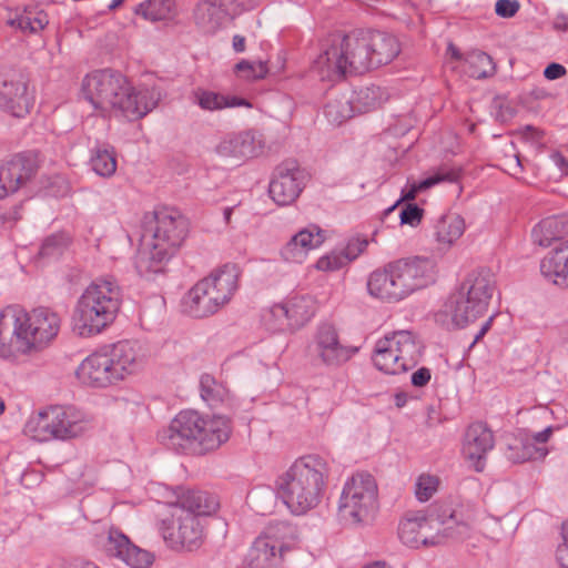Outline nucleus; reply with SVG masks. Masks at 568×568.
<instances>
[{
	"mask_svg": "<svg viewBox=\"0 0 568 568\" xmlns=\"http://www.w3.org/2000/svg\"><path fill=\"white\" fill-rule=\"evenodd\" d=\"M81 93L102 116L139 120L151 112L161 99L154 88L132 87L120 72L104 69L84 77Z\"/></svg>",
	"mask_w": 568,
	"mask_h": 568,
	"instance_id": "obj_1",
	"label": "nucleus"
},
{
	"mask_svg": "<svg viewBox=\"0 0 568 568\" xmlns=\"http://www.w3.org/2000/svg\"><path fill=\"white\" fill-rule=\"evenodd\" d=\"M61 318L48 307L28 312L10 305L0 312V357L13 359L19 355L39 351L59 334Z\"/></svg>",
	"mask_w": 568,
	"mask_h": 568,
	"instance_id": "obj_2",
	"label": "nucleus"
},
{
	"mask_svg": "<svg viewBox=\"0 0 568 568\" xmlns=\"http://www.w3.org/2000/svg\"><path fill=\"white\" fill-rule=\"evenodd\" d=\"M474 514L463 506L439 505L426 515L408 511L398 525L400 541L410 547L437 546L445 541L462 540L469 536Z\"/></svg>",
	"mask_w": 568,
	"mask_h": 568,
	"instance_id": "obj_3",
	"label": "nucleus"
},
{
	"mask_svg": "<svg viewBox=\"0 0 568 568\" xmlns=\"http://www.w3.org/2000/svg\"><path fill=\"white\" fill-rule=\"evenodd\" d=\"M187 227L186 219L174 207H158L145 214L141 245L134 261L138 273H156L159 264L183 243Z\"/></svg>",
	"mask_w": 568,
	"mask_h": 568,
	"instance_id": "obj_4",
	"label": "nucleus"
},
{
	"mask_svg": "<svg viewBox=\"0 0 568 568\" xmlns=\"http://www.w3.org/2000/svg\"><path fill=\"white\" fill-rule=\"evenodd\" d=\"M231 422L225 416H203L196 410L180 412L169 427L159 434L169 449L183 454L203 455L227 442Z\"/></svg>",
	"mask_w": 568,
	"mask_h": 568,
	"instance_id": "obj_5",
	"label": "nucleus"
},
{
	"mask_svg": "<svg viewBox=\"0 0 568 568\" xmlns=\"http://www.w3.org/2000/svg\"><path fill=\"white\" fill-rule=\"evenodd\" d=\"M329 464L320 455L297 458L276 480L277 495L294 515L316 508L326 491Z\"/></svg>",
	"mask_w": 568,
	"mask_h": 568,
	"instance_id": "obj_6",
	"label": "nucleus"
},
{
	"mask_svg": "<svg viewBox=\"0 0 568 568\" xmlns=\"http://www.w3.org/2000/svg\"><path fill=\"white\" fill-rule=\"evenodd\" d=\"M219 508L216 497L206 491H187L161 521L160 531L171 549L193 551L205 538L204 518Z\"/></svg>",
	"mask_w": 568,
	"mask_h": 568,
	"instance_id": "obj_7",
	"label": "nucleus"
},
{
	"mask_svg": "<svg viewBox=\"0 0 568 568\" xmlns=\"http://www.w3.org/2000/svg\"><path fill=\"white\" fill-rule=\"evenodd\" d=\"M121 302V290L115 281L101 278L92 282L74 306L71 318L73 333L81 337L100 334L114 322Z\"/></svg>",
	"mask_w": 568,
	"mask_h": 568,
	"instance_id": "obj_8",
	"label": "nucleus"
},
{
	"mask_svg": "<svg viewBox=\"0 0 568 568\" xmlns=\"http://www.w3.org/2000/svg\"><path fill=\"white\" fill-rule=\"evenodd\" d=\"M366 30L353 31L334 39L314 61L313 70L321 80L338 81L347 74H359L372 69Z\"/></svg>",
	"mask_w": 568,
	"mask_h": 568,
	"instance_id": "obj_9",
	"label": "nucleus"
},
{
	"mask_svg": "<svg viewBox=\"0 0 568 568\" xmlns=\"http://www.w3.org/2000/svg\"><path fill=\"white\" fill-rule=\"evenodd\" d=\"M93 428L92 417L73 405H50L32 413L23 427L30 438L40 442H69Z\"/></svg>",
	"mask_w": 568,
	"mask_h": 568,
	"instance_id": "obj_10",
	"label": "nucleus"
},
{
	"mask_svg": "<svg viewBox=\"0 0 568 568\" xmlns=\"http://www.w3.org/2000/svg\"><path fill=\"white\" fill-rule=\"evenodd\" d=\"M496 288L495 275L488 270L470 273L456 293L448 298L445 308L457 327H465L483 316Z\"/></svg>",
	"mask_w": 568,
	"mask_h": 568,
	"instance_id": "obj_11",
	"label": "nucleus"
},
{
	"mask_svg": "<svg viewBox=\"0 0 568 568\" xmlns=\"http://www.w3.org/2000/svg\"><path fill=\"white\" fill-rule=\"evenodd\" d=\"M239 275L235 264H225L199 281L186 296L190 315L202 318L215 314L231 301L237 290Z\"/></svg>",
	"mask_w": 568,
	"mask_h": 568,
	"instance_id": "obj_12",
	"label": "nucleus"
},
{
	"mask_svg": "<svg viewBox=\"0 0 568 568\" xmlns=\"http://www.w3.org/2000/svg\"><path fill=\"white\" fill-rule=\"evenodd\" d=\"M377 495V484L371 474H354L345 481L341 493L339 520L349 526L369 523L378 507Z\"/></svg>",
	"mask_w": 568,
	"mask_h": 568,
	"instance_id": "obj_13",
	"label": "nucleus"
},
{
	"mask_svg": "<svg viewBox=\"0 0 568 568\" xmlns=\"http://www.w3.org/2000/svg\"><path fill=\"white\" fill-rule=\"evenodd\" d=\"M423 353V344L410 331H397L375 345L373 362L386 374H399L414 368Z\"/></svg>",
	"mask_w": 568,
	"mask_h": 568,
	"instance_id": "obj_14",
	"label": "nucleus"
},
{
	"mask_svg": "<svg viewBox=\"0 0 568 568\" xmlns=\"http://www.w3.org/2000/svg\"><path fill=\"white\" fill-rule=\"evenodd\" d=\"M94 544L106 556L118 558L132 568H148L154 561L153 554L132 544L122 530L112 525H97Z\"/></svg>",
	"mask_w": 568,
	"mask_h": 568,
	"instance_id": "obj_15",
	"label": "nucleus"
},
{
	"mask_svg": "<svg viewBox=\"0 0 568 568\" xmlns=\"http://www.w3.org/2000/svg\"><path fill=\"white\" fill-rule=\"evenodd\" d=\"M397 281L398 292L405 300L414 292L435 282L436 263L426 256H412L389 262Z\"/></svg>",
	"mask_w": 568,
	"mask_h": 568,
	"instance_id": "obj_16",
	"label": "nucleus"
},
{
	"mask_svg": "<svg viewBox=\"0 0 568 568\" xmlns=\"http://www.w3.org/2000/svg\"><path fill=\"white\" fill-rule=\"evenodd\" d=\"M316 311L314 300L308 295H294L284 303L273 305L264 320L271 329H297L314 316Z\"/></svg>",
	"mask_w": 568,
	"mask_h": 568,
	"instance_id": "obj_17",
	"label": "nucleus"
},
{
	"mask_svg": "<svg viewBox=\"0 0 568 568\" xmlns=\"http://www.w3.org/2000/svg\"><path fill=\"white\" fill-rule=\"evenodd\" d=\"M311 351L322 365L337 368L347 363L358 352V347L342 344L336 327L324 323L316 329Z\"/></svg>",
	"mask_w": 568,
	"mask_h": 568,
	"instance_id": "obj_18",
	"label": "nucleus"
},
{
	"mask_svg": "<svg viewBox=\"0 0 568 568\" xmlns=\"http://www.w3.org/2000/svg\"><path fill=\"white\" fill-rule=\"evenodd\" d=\"M34 102L33 92L27 78L21 73H6L0 77V108L16 118L26 116Z\"/></svg>",
	"mask_w": 568,
	"mask_h": 568,
	"instance_id": "obj_19",
	"label": "nucleus"
},
{
	"mask_svg": "<svg viewBox=\"0 0 568 568\" xmlns=\"http://www.w3.org/2000/svg\"><path fill=\"white\" fill-rule=\"evenodd\" d=\"M306 180L307 175L297 162H283L274 171L270 195L278 205H290L300 196Z\"/></svg>",
	"mask_w": 568,
	"mask_h": 568,
	"instance_id": "obj_20",
	"label": "nucleus"
},
{
	"mask_svg": "<svg viewBox=\"0 0 568 568\" xmlns=\"http://www.w3.org/2000/svg\"><path fill=\"white\" fill-rule=\"evenodd\" d=\"M265 141L256 130H243L225 134L215 146V153L225 159L246 161L263 153Z\"/></svg>",
	"mask_w": 568,
	"mask_h": 568,
	"instance_id": "obj_21",
	"label": "nucleus"
},
{
	"mask_svg": "<svg viewBox=\"0 0 568 568\" xmlns=\"http://www.w3.org/2000/svg\"><path fill=\"white\" fill-rule=\"evenodd\" d=\"M554 427L548 426L541 432L532 433L520 429L508 444L507 458L514 463L542 459L548 454L546 443L550 439Z\"/></svg>",
	"mask_w": 568,
	"mask_h": 568,
	"instance_id": "obj_22",
	"label": "nucleus"
},
{
	"mask_svg": "<svg viewBox=\"0 0 568 568\" xmlns=\"http://www.w3.org/2000/svg\"><path fill=\"white\" fill-rule=\"evenodd\" d=\"M34 154H17L0 164V200L17 192L37 173Z\"/></svg>",
	"mask_w": 568,
	"mask_h": 568,
	"instance_id": "obj_23",
	"label": "nucleus"
},
{
	"mask_svg": "<svg viewBox=\"0 0 568 568\" xmlns=\"http://www.w3.org/2000/svg\"><path fill=\"white\" fill-rule=\"evenodd\" d=\"M75 374L82 384L95 388H105L120 382L108 352H95L87 356Z\"/></svg>",
	"mask_w": 568,
	"mask_h": 568,
	"instance_id": "obj_24",
	"label": "nucleus"
},
{
	"mask_svg": "<svg viewBox=\"0 0 568 568\" xmlns=\"http://www.w3.org/2000/svg\"><path fill=\"white\" fill-rule=\"evenodd\" d=\"M120 381L140 373L148 361L145 347L138 341H120L108 351Z\"/></svg>",
	"mask_w": 568,
	"mask_h": 568,
	"instance_id": "obj_25",
	"label": "nucleus"
},
{
	"mask_svg": "<svg viewBox=\"0 0 568 568\" xmlns=\"http://www.w3.org/2000/svg\"><path fill=\"white\" fill-rule=\"evenodd\" d=\"M491 430L484 423L471 424L465 434L463 454L476 471L485 467L486 455L494 448Z\"/></svg>",
	"mask_w": 568,
	"mask_h": 568,
	"instance_id": "obj_26",
	"label": "nucleus"
},
{
	"mask_svg": "<svg viewBox=\"0 0 568 568\" xmlns=\"http://www.w3.org/2000/svg\"><path fill=\"white\" fill-rule=\"evenodd\" d=\"M325 241L324 232L316 225L298 231L281 248V256L292 263H302L308 253L320 247Z\"/></svg>",
	"mask_w": 568,
	"mask_h": 568,
	"instance_id": "obj_27",
	"label": "nucleus"
},
{
	"mask_svg": "<svg viewBox=\"0 0 568 568\" xmlns=\"http://www.w3.org/2000/svg\"><path fill=\"white\" fill-rule=\"evenodd\" d=\"M396 283L397 281L388 262L369 274L367 290L373 297L388 303H397L403 298Z\"/></svg>",
	"mask_w": 568,
	"mask_h": 568,
	"instance_id": "obj_28",
	"label": "nucleus"
},
{
	"mask_svg": "<svg viewBox=\"0 0 568 568\" xmlns=\"http://www.w3.org/2000/svg\"><path fill=\"white\" fill-rule=\"evenodd\" d=\"M540 272L549 282L568 286V241L548 252L540 262Z\"/></svg>",
	"mask_w": 568,
	"mask_h": 568,
	"instance_id": "obj_29",
	"label": "nucleus"
},
{
	"mask_svg": "<svg viewBox=\"0 0 568 568\" xmlns=\"http://www.w3.org/2000/svg\"><path fill=\"white\" fill-rule=\"evenodd\" d=\"M369 41V55L372 69L378 68L392 62L399 53V43L397 39L386 32L366 30Z\"/></svg>",
	"mask_w": 568,
	"mask_h": 568,
	"instance_id": "obj_30",
	"label": "nucleus"
},
{
	"mask_svg": "<svg viewBox=\"0 0 568 568\" xmlns=\"http://www.w3.org/2000/svg\"><path fill=\"white\" fill-rule=\"evenodd\" d=\"M232 0H203L195 9L196 24L205 32L214 33L225 22L229 10L227 3Z\"/></svg>",
	"mask_w": 568,
	"mask_h": 568,
	"instance_id": "obj_31",
	"label": "nucleus"
},
{
	"mask_svg": "<svg viewBox=\"0 0 568 568\" xmlns=\"http://www.w3.org/2000/svg\"><path fill=\"white\" fill-rule=\"evenodd\" d=\"M193 102L204 111H221L227 108H252L248 100L239 97L224 95L219 92L197 88L193 91Z\"/></svg>",
	"mask_w": 568,
	"mask_h": 568,
	"instance_id": "obj_32",
	"label": "nucleus"
},
{
	"mask_svg": "<svg viewBox=\"0 0 568 568\" xmlns=\"http://www.w3.org/2000/svg\"><path fill=\"white\" fill-rule=\"evenodd\" d=\"M258 537L274 545V549L285 556L297 539V528L287 521L270 523Z\"/></svg>",
	"mask_w": 568,
	"mask_h": 568,
	"instance_id": "obj_33",
	"label": "nucleus"
},
{
	"mask_svg": "<svg viewBox=\"0 0 568 568\" xmlns=\"http://www.w3.org/2000/svg\"><path fill=\"white\" fill-rule=\"evenodd\" d=\"M283 559L284 555L274 549V545L257 537L248 550L244 568H276Z\"/></svg>",
	"mask_w": 568,
	"mask_h": 568,
	"instance_id": "obj_34",
	"label": "nucleus"
},
{
	"mask_svg": "<svg viewBox=\"0 0 568 568\" xmlns=\"http://www.w3.org/2000/svg\"><path fill=\"white\" fill-rule=\"evenodd\" d=\"M568 234V214L552 215L541 220L532 229V240L540 246Z\"/></svg>",
	"mask_w": 568,
	"mask_h": 568,
	"instance_id": "obj_35",
	"label": "nucleus"
},
{
	"mask_svg": "<svg viewBox=\"0 0 568 568\" xmlns=\"http://www.w3.org/2000/svg\"><path fill=\"white\" fill-rule=\"evenodd\" d=\"M459 178V171L448 166H442L429 176L418 183L407 184L402 191V200L412 201L418 192L426 191L442 182H455Z\"/></svg>",
	"mask_w": 568,
	"mask_h": 568,
	"instance_id": "obj_36",
	"label": "nucleus"
},
{
	"mask_svg": "<svg viewBox=\"0 0 568 568\" xmlns=\"http://www.w3.org/2000/svg\"><path fill=\"white\" fill-rule=\"evenodd\" d=\"M465 232V221L458 214H447L438 219L435 224V237L439 244L450 246Z\"/></svg>",
	"mask_w": 568,
	"mask_h": 568,
	"instance_id": "obj_37",
	"label": "nucleus"
},
{
	"mask_svg": "<svg viewBox=\"0 0 568 568\" xmlns=\"http://www.w3.org/2000/svg\"><path fill=\"white\" fill-rule=\"evenodd\" d=\"M464 72L474 79H484L495 72L493 59L480 50H473L465 54Z\"/></svg>",
	"mask_w": 568,
	"mask_h": 568,
	"instance_id": "obj_38",
	"label": "nucleus"
},
{
	"mask_svg": "<svg viewBox=\"0 0 568 568\" xmlns=\"http://www.w3.org/2000/svg\"><path fill=\"white\" fill-rule=\"evenodd\" d=\"M9 24L22 31L38 32L49 23L48 14L37 8H26L21 13L9 19Z\"/></svg>",
	"mask_w": 568,
	"mask_h": 568,
	"instance_id": "obj_39",
	"label": "nucleus"
},
{
	"mask_svg": "<svg viewBox=\"0 0 568 568\" xmlns=\"http://www.w3.org/2000/svg\"><path fill=\"white\" fill-rule=\"evenodd\" d=\"M201 397L211 407H216L230 397L227 387L210 374H203L200 379Z\"/></svg>",
	"mask_w": 568,
	"mask_h": 568,
	"instance_id": "obj_40",
	"label": "nucleus"
},
{
	"mask_svg": "<svg viewBox=\"0 0 568 568\" xmlns=\"http://www.w3.org/2000/svg\"><path fill=\"white\" fill-rule=\"evenodd\" d=\"M90 165L100 176L110 178L116 171V159L111 148L98 145L91 151Z\"/></svg>",
	"mask_w": 568,
	"mask_h": 568,
	"instance_id": "obj_41",
	"label": "nucleus"
},
{
	"mask_svg": "<svg viewBox=\"0 0 568 568\" xmlns=\"http://www.w3.org/2000/svg\"><path fill=\"white\" fill-rule=\"evenodd\" d=\"M329 122L341 124L356 114L352 99L346 94L329 100L324 109Z\"/></svg>",
	"mask_w": 568,
	"mask_h": 568,
	"instance_id": "obj_42",
	"label": "nucleus"
},
{
	"mask_svg": "<svg viewBox=\"0 0 568 568\" xmlns=\"http://www.w3.org/2000/svg\"><path fill=\"white\" fill-rule=\"evenodd\" d=\"M174 10L173 0H148L135 8V13L152 22L169 19Z\"/></svg>",
	"mask_w": 568,
	"mask_h": 568,
	"instance_id": "obj_43",
	"label": "nucleus"
},
{
	"mask_svg": "<svg viewBox=\"0 0 568 568\" xmlns=\"http://www.w3.org/2000/svg\"><path fill=\"white\" fill-rule=\"evenodd\" d=\"M356 113H365L379 104V88H363L349 95Z\"/></svg>",
	"mask_w": 568,
	"mask_h": 568,
	"instance_id": "obj_44",
	"label": "nucleus"
},
{
	"mask_svg": "<svg viewBox=\"0 0 568 568\" xmlns=\"http://www.w3.org/2000/svg\"><path fill=\"white\" fill-rule=\"evenodd\" d=\"M275 494L270 488H255L247 495L250 506L260 514L270 513L274 506Z\"/></svg>",
	"mask_w": 568,
	"mask_h": 568,
	"instance_id": "obj_45",
	"label": "nucleus"
},
{
	"mask_svg": "<svg viewBox=\"0 0 568 568\" xmlns=\"http://www.w3.org/2000/svg\"><path fill=\"white\" fill-rule=\"evenodd\" d=\"M439 479L436 476L420 475L415 484V495L419 501L429 500L437 491Z\"/></svg>",
	"mask_w": 568,
	"mask_h": 568,
	"instance_id": "obj_46",
	"label": "nucleus"
},
{
	"mask_svg": "<svg viewBox=\"0 0 568 568\" xmlns=\"http://www.w3.org/2000/svg\"><path fill=\"white\" fill-rule=\"evenodd\" d=\"M235 71L247 80H260L266 77L268 68L263 61L242 60L235 64Z\"/></svg>",
	"mask_w": 568,
	"mask_h": 568,
	"instance_id": "obj_47",
	"label": "nucleus"
},
{
	"mask_svg": "<svg viewBox=\"0 0 568 568\" xmlns=\"http://www.w3.org/2000/svg\"><path fill=\"white\" fill-rule=\"evenodd\" d=\"M68 245V239L61 234H53L48 236L39 251V255L42 258L58 257L62 254Z\"/></svg>",
	"mask_w": 568,
	"mask_h": 568,
	"instance_id": "obj_48",
	"label": "nucleus"
},
{
	"mask_svg": "<svg viewBox=\"0 0 568 568\" xmlns=\"http://www.w3.org/2000/svg\"><path fill=\"white\" fill-rule=\"evenodd\" d=\"M347 265V257L341 251H332L331 253L320 257L315 267L322 272H334Z\"/></svg>",
	"mask_w": 568,
	"mask_h": 568,
	"instance_id": "obj_49",
	"label": "nucleus"
},
{
	"mask_svg": "<svg viewBox=\"0 0 568 568\" xmlns=\"http://www.w3.org/2000/svg\"><path fill=\"white\" fill-rule=\"evenodd\" d=\"M423 212V209H420L417 204H406L399 214L402 224L417 226L422 221Z\"/></svg>",
	"mask_w": 568,
	"mask_h": 568,
	"instance_id": "obj_50",
	"label": "nucleus"
},
{
	"mask_svg": "<svg viewBox=\"0 0 568 568\" xmlns=\"http://www.w3.org/2000/svg\"><path fill=\"white\" fill-rule=\"evenodd\" d=\"M520 8L517 0H497L495 4V12L501 18L514 17Z\"/></svg>",
	"mask_w": 568,
	"mask_h": 568,
	"instance_id": "obj_51",
	"label": "nucleus"
},
{
	"mask_svg": "<svg viewBox=\"0 0 568 568\" xmlns=\"http://www.w3.org/2000/svg\"><path fill=\"white\" fill-rule=\"evenodd\" d=\"M367 246L366 240H351L346 247L341 250L342 254L347 257V264L354 261Z\"/></svg>",
	"mask_w": 568,
	"mask_h": 568,
	"instance_id": "obj_52",
	"label": "nucleus"
},
{
	"mask_svg": "<svg viewBox=\"0 0 568 568\" xmlns=\"http://www.w3.org/2000/svg\"><path fill=\"white\" fill-rule=\"evenodd\" d=\"M562 544L557 548V561L561 568H568V521L562 525Z\"/></svg>",
	"mask_w": 568,
	"mask_h": 568,
	"instance_id": "obj_53",
	"label": "nucleus"
},
{
	"mask_svg": "<svg viewBox=\"0 0 568 568\" xmlns=\"http://www.w3.org/2000/svg\"><path fill=\"white\" fill-rule=\"evenodd\" d=\"M566 73V68L562 64L556 62L548 64L544 70V77L551 81L562 78Z\"/></svg>",
	"mask_w": 568,
	"mask_h": 568,
	"instance_id": "obj_54",
	"label": "nucleus"
},
{
	"mask_svg": "<svg viewBox=\"0 0 568 568\" xmlns=\"http://www.w3.org/2000/svg\"><path fill=\"white\" fill-rule=\"evenodd\" d=\"M430 369L427 367H420L412 375V384L416 387H423L430 381Z\"/></svg>",
	"mask_w": 568,
	"mask_h": 568,
	"instance_id": "obj_55",
	"label": "nucleus"
},
{
	"mask_svg": "<svg viewBox=\"0 0 568 568\" xmlns=\"http://www.w3.org/2000/svg\"><path fill=\"white\" fill-rule=\"evenodd\" d=\"M521 134L526 139L536 140V141L541 138V132L538 129L530 126V125L525 126L521 131Z\"/></svg>",
	"mask_w": 568,
	"mask_h": 568,
	"instance_id": "obj_56",
	"label": "nucleus"
},
{
	"mask_svg": "<svg viewBox=\"0 0 568 568\" xmlns=\"http://www.w3.org/2000/svg\"><path fill=\"white\" fill-rule=\"evenodd\" d=\"M554 27L558 31H568V14H558L555 18Z\"/></svg>",
	"mask_w": 568,
	"mask_h": 568,
	"instance_id": "obj_57",
	"label": "nucleus"
},
{
	"mask_svg": "<svg viewBox=\"0 0 568 568\" xmlns=\"http://www.w3.org/2000/svg\"><path fill=\"white\" fill-rule=\"evenodd\" d=\"M447 54H449L452 59L460 61L465 64V54H463L460 50L457 47H455L452 42L447 47Z\"/></svg>",
	"mask_w": 568,
	"mask_h": 568,
	"instance_id": "obj_58",
	"label": "nucleus"
},
{
	"mask_svg": "<svg viewBox=\"0 0 568 568\" xmlns=\"http://www.w3.org/2000/svg\"><path fill=\"white\" fill-rule=\"evenodd\" d=\"M232 47L235 52H243L245 50V38L240 34H235L232 40Z\"/></svg>",
	"mask_w": 568,
	"mask_h": 568,
	"instance_id": "obj_59",
	"label": "nucleus"
},
{
	"mask_svg": "<svg viewBox=\"0 0 568 568\" xmlns=\"http://www.w3.org/2000/svg\"><path fill=\"white\" fill-rule=\"evenodd\" d=\"M408 400V395L405 393H397L394 397V403L396 407L402 408L406 405Z\"/></svg>",
	"mask_w": 568,
	"mask_h": 568,
	"instance_id": "obj_60",
	"label": "nucleus"
},
{
	"mask_svg": "<svg viewBox=\"0 0 568 568\" xmlns=\"http://www.w3.org/2000/svg\"><path fill=\"white\" fill-rule=\"evenodd\" d=\"M490 321H491V320L487 321V322L481 326L480 331H479V332L476 334V336H475V342H477L479 338H481V337L486 334V332L488 331V328H489V326H490Z\"/></svg>",
	"mask_w": 568,
	"mask_h": 568,
	"instance_id": "obj_61",
	"label": "nucleus"
},
{
	"mask_svg": "<svg viewBox=\"0 0 568 568\" xmlns=\"http://www.w3.org/2000/svg\"><path fill=\"white\" fill-rule=\"evenodd\" d=\"M490 321H491V320L487 321V322L481 326L480 331H479V332L476 334V336H475V342H477L479 338H481V337L486 334V332L488 331V328H489V326H490Z\"/></svg>",
	"mask_w": 568,
	"mask_h": 568,
	"instance_id": "obj_62",
	"label": "nucleus"
},
{
	"mask_svg": "<svg viewBox=\"0 0 568 568\" xmlns=\"http://www.w3.org/2000/svg\"><path fill=\"white\" fill-rule=\"evenodd\" d=\"M232 212H233V207H225L224 209L223 215H224L225 223H230Z\"/></svg>",
	"mask_w": 568,
	"mask_h": 568,
	"instance_id": "obj_63",
	"label": "nucleus"
},
{
	"mask_svg": "<svg viewBox=\"0 0 568 568\" xmlns=\"http://www.w3.org/2000/svg\"><path fill=\"white\" fill-rule=\"evenodd\" d=\"M123 1L124 0H112L109 4V9L114 10V9L119 8L123 3Z\"/></svg>",
	"mask_w": 568,
	"mask_h": 568,
	"instance_id": "obj_64",
	"label": "nucleus"
}]
</instances>
